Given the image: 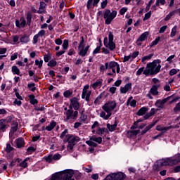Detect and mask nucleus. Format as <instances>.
I'll return each instance as SVG.
<instances>
[{
	"mask_svg": "<svg viewBox=\"0 0 180 180\" xmlns=\"http://www.w3.org/2000/svg\"><path fill=\"white\" fill-rule=\"evenodd\" d=\"M74 170L71 169H65L53 174L51 180H75Z\"/></svg>",
	"mask_w": 180,
	"mask_h": 180,
	"instance_id": "f257e3e1",
	"label": "nucleus"
},
{
	"mask_svg": "<svg viewBox=\"0 0 180 180\" xmlns=\"http://www.w3.org/2000/svg\"><path fill=\"white\" fill-rule=\"evenodd\" d=\"M161 70V61L160 60H155L152 63L147 64V67L143 71L144 75H154L158 74Z\"/></svg>",
	"mask_w": 180,
	"mask_h": 180,
	"instance_id": "f03ea898",
	"label": "nucleus"
},
{
	"mask_svg": "<svg viewBox=\"0 0 180 180\" xmlns=\"http://www.w3.org/2000/svg\"><path fill=\"white\" fill-rule=\"evenodd\" d=\"M113 32H110L108 37L104 38L103 44L106 49H109L111 51H113L116 49V44L113 41Z\"/></svg>",
	"mask_w": 180,
	"mask_h": 180,
	"instance_id": "7ed1b4c3",
	"label": "nucleus"
},
{
	"mask_svg": "<svg viewBox=\"0 0 180 180\" xmlns=\"http://www.w3.org/2000/svg\"><path fill=\"white\" fill-rule=\"evenodd\" d=\"M117 15V11H116L111 12L110 10H106L103 14L105 25H110V23H112V20L116 18Z\"/></svg>",
	"mask_w": 180,
	"mask_h": 180,
	"instance_id": "20e7f679",
	"label": "nucleus"
},
{
	"mask_svg": "<svg viewBox=\"0 0 180 180\" xmlns=\"http://www.w3.org/2000/svg\"><path fill=\"white\" fill-rule=\"evenodd\" d=\"M180 162V153L175 156V158L165 159L160 161V165L166 167L167 165H175Z\"/></svg>",
	"mask_w": 180,
	"mask_h": 180,
	"instance_id": "39448f33",
	"label": "nucleus"
},
{
	"mask_svg": "<svg viewBox=\"0 0 180 180\" xmlns=\"http://www.w3.org/2000/svg\"><path fill=\"white\" fill-rule=\"evenodd\" d=\"M65 141H68V148L70 150H72L74 148V146H75V143H78V141H79V137L68 134L66 135Z\"/></svg>",
	"mask_w": 180,
	"mask_h": 180,
	"instance_id": "423d86ee",
	"label": "nucleus"
},
{
	"mask_svg": "<svg viewBox=\"0 0 180 180\" xmlns=\"http://www.w3.org/2000/svg\"><path fill=\"white\" fill-rule=\"evenodd\" d=\"M117 106V103L116 102V101H110L105 104H104L102 108L104 110V112H108L110 113H112V110H115Z\"/></svg>",
	"mask_w": 180,
	"mask_h": 180,
	"instance_id": "0eeeda50",
	"label": "nucleus"
},
{
	"mask_svg": "<svg viewBox=\"0 0 180 180\" xmlns=\"http://www.w3.org/2000/svg\"><path fill=\"white\" fill-rule=\"evenodd\" d=\"M88 89H89V84H86L84 86L82 94V99H85L86 102H89V98L92 94V91Z\"/></svg>",
	"mask_w": 180,
	"mask_h": 180,
	"instance_id": "6e6552de",
	"label": "nucleus"
},
{
	"mask_svg": "<svg viewBox=\"0 0 180 180\" xmlns=\"http://www.w3.org/2000/svg\"><path fill=\"white\" fill-rule=\"evenodd\" d=\"M107 63L108 65V69L110 68L113 74H116V71L117 74L120 72V65H119L117 62L111 61Z\"/></svg>",
	"mask_w": 180,
	"mask_h": 180,
	"instance_id": "1a4fd4ad",
	"label": "nucleus"
},
{
	"mask_svg": "<svg viewBox=\"0 0 180 180\" xmlns=\"http://www.w3.org/2000/svg\"><path fill=\"white\" fill-rule=\"evenodd\" d=\"M66 120H70V119H75L78 116V111H73L72 108H70L65 112Z\"/></svg>",
	"mask_w": 180,
	"mask_h": 180,
	"instance_id": "9d476101",
	"label": "nucleus"
},
{
	"mask_svg": "<svg viewBox=\"0 0 180 180\" xmlns=\"http://www.w3.org/2000/svg\"><path fill=\"white\" fill-rule=\"evenodd\" d=\"M69 108L75 109V110H78L79 109V102H78V99L77 98H73L70 100V104Z\"/></svg>",
	"mask_w": 180,
	"mask_h": 180,
	"instance_id": "9b49d317",
	"label": "nucleus"
},
{
	"mask_svg": "<svg viewBox=\"0 0 180 180\" xmlns=\"http://www.w3.org/2000/svg\"><path fill=\"white\" fill-rule=\"evenodd\" d=\"M61 158V155L60 154H55V155H49L44 158V160L46 161V162H51L53 160L55 161H57Z\"/></svg>",
	"mask_w": 180,
	"mask_h": 180,
	"instance_id": "f8f14e48",
	"label": "nucleus"
},
{
	"mask_svg": "<svg viewBox=\"0 0 180 180\" xmlns=\"http://www.w3.org/2000/svg\"><path fill=\"white\" fill-rule=\"evenodd\" d=\"M148 34V32H145L139 37L136 41V44H138V46H141V43H140V41H145V40H147Z\"/></svg>",
	"mask_w": 180,
	"mask_h": 180,
	"instance_id": "ddd939ff",
	"label": "nucleus"
},
{
	"mask_svg": "<svg viewBox=\"0 0 180 180\" xmlns=\"http://www.w3.org/2000/svg\"><path fill=\"white\" fill-rule=\"evenodd\" d=\"M78 52L79 56L81 57H85L88 54V51L89 50V45H87L84 48H80Z\"/></svg>",
	"mask_w": 180,
	"mask_h": 180,
	"instance_id": "4468645a",
	"label": "nucleus"
},
{
	"mask_svg": "<svg viewBox=\"0 0 180 180\" xmlns=\"http://www.w3.org/2000/svg\"><path fill=\"white\" fill-rule=\"evenodd\" d=\"M168 99H169V97L164 98L163 100H158L155 103V106H157L158 108H164V105L167 103Z\"/></svg>",
	"mask_w": 180,
	"mask_h": 180,
	"instance_id": "2eb2a0df",
	"label": "nucleus"
},
{
	"mask_svg": "<svg viewBox=\"0 0 180 180\" xmlns=\"http://www.w3.org/2000/svg\"><path fill=\"white\" fill-rule=\"evenodd\" d=\"M56 126H57V122H56L55 121H52L49 125L46 126V127H43L42 130H46L47 131H51V130H53V129H54V127H56Z\"/></svg>",
	"mask_w": 180,
	"mask_h": 180,
	"instance_id": "dca6fc26",
	"label": "nucleus"
},
{
	"mask_svg": "<svg viewBox=\"0 0 180 180\" xmlns=\"http://www.w3.org/2000/svg\"><path fill=\"white\" fill-rule=\"evenodd\" d=\"M158 88H160V84L153 85L150 89L149 92L155 96L158 95Z\"/></svg>",
	"mask_w": 180,
	"mask_h": 180,
	"instance_id": "f3484780",
	"label": "nucleus"
},
{
	"mask_svg": "<svg viewBox=\"0 0 180 180\" xmlns=\"http://www.w3.org/2000/svg\"><path fill=\"white\" fill-rule=\"evenodd\" d=\"M114 180H123L124 179V174L122 172L112 173Z\"/></svg>",
	"mask_w": 180,
	"mask_h": 180,
	"instance_id": "a211bd4d",
	"label": "nucleus"
},
{
	"mask_svg": "<svg viewBox=\"0 0 180 180\" xmlns=\"http://www.w3.org/2000/svg\"><path fill=\"white\" fill-rule=\"evenodd\" d=\"M129 89H131V84L130 83L125 84L124 87H121L120 92L121 94H127Z\"/></svg>",
	"mask_w": 180,
	"mask_h": 180,
	"instance_id": "6ab92c4d",
	"label": "nucleus"
},
{
	"mask_svg": "<svg viewBox=\"0 0 180 180\" xmlns=\"http://www.w3.org/2000/svg\"><path fill=\"white\" fill-rule=\"evenodd\" d=\"M110 116H112V112L103 111L100 113V117H102L104 120H108Z\"/></svg>",
	"mask_w": 180,
	"mask_h": 180,
	"instance_id": "aec40b11",
	"label": "nucleus"
},
{
	"mask_svg": "<svg viewBox=\"0 0 180 180\" xmlns=\"http://www.w3.org/2000/svg\"><path fill=\"white\" fill-rule=\"evenodd\" d=\"M127 105H129L132 108H136V105H137V101L136 100H133V96H131L127 100Z\"/></svg>",
	"mask_w": 180,
	"mask_h": 180,
	"instance_id": "412c9836",
	"label": "nucleus"
},
{
	"mask_svg": "<svg viewBox=\"0 0 180 180\" xmlns=\"http://www.w3.org/2000/svg\"><path fill=\"white\" fill-rule=\"evenodd\" d=\"M18 124L16 122H13L11 124V129L10 131V136H13V133L18 130Z\"/></svg>",
	"mask_w": 180,
	"mask_h": 180,
	"instance_id": "4be33fe9",
	"label": "nucleus"
},
{
	"mask_svg": "<svg viewBox=\"0 0 180 180\" xmlns=\"http://www.w3.org/2000/svg\"><path fill=\"white\" fill-rule=\"evenodd\" d=\"M15 144L18 148H20L25 146V140L22 138H19L15 140Z\"/></svg>",
	"mask_w": 180,
	"mask_h": 180,
	"instance_id": "5701e85b",
	"label": "nucleus"
},
{
	"mask_svg": "<svg viewBox=\"0 0 180 180\" xmlns=\"http://www.w3.org/2000/svg\"><path fill=\"white\" fill-rule=\"evenodd\" d=\"M169 129H171V127H165L161 125H158L156 127V130H158V131H162L161 133H165L166 131H168Z\"/></svg>",
	"mask_w": 180,
	"mask_h": 180,
	"instance_id": "b1692460",
	"label": "nucleus"
},
{
	"mask_svg": "<svg viewBox=\"0 0 180 180\" xmlns=\"http://www.w3.org/2000/svg\"><path fill=\"white\" fill-rule=\"evenodd\" d=\"M30 158H26L22 162H18V167H20L21 168H27V161H29Z\"/></svg>",
	"mask_w": 180,
	"mask_h": 180,
	"instance_id": "393cba45",
	"label": "nucleus"
},
{
	"mask_svg": "<svg viewBox=\"0 0 180 180\" xmlns=\"http://www.w3.org/2000/svg\"><path fill=\"white\" fill-rule=\"evenodd\" d=\"M20 41L21 43L27 44V43H29V41H30V38L27 35H22L20 38Z\"/></svg>",
	"mask_w": 180,
	"mask_h": 180,
	"instance_id": "a878e982",
	"label": "nucleus"
},
{
	"mask_svg": "<svg viewBox=\"0 0 180 180\" xmlns=\"http://www.w3.org/2000/svg\"><path fill=\"white\" fill-rule=\"evenodd\" d=\"M94 89H98L102 86V82L101 80H97L94 84H91Z\"/></svg>",
	"mask_w": 180,
	"mask_h": 180,
	"instance_id": "bb28decb",
	"label": "nucleus"
},
{
	"mask_svg": "<svg viewBox=\"0 0 180 180\" xmlns=\"http://www.w3.org/2000/svg\"><path fill=\"white\" fill-rule=\"evenodd\" d=\"M106 131H108V130L105 129V128L98 127L96 133L98 134V136H102V134L106 133Z\"/></svg>",
	"mask_w": 180,
	"mask_h": 180,
	"instance_id": "cd10ccee",
	"label": "nucleus"
},
{
	"mask_svg": "<svg viewBox=\"0 0 180 180\" xmlns=\"http://www.w3.org/2000/svg\"><path fill=\"white\" fill-rule=\"evenodd\" d=\"M139 133H140L139 130L128 131L127 136L128 137H134V136H137Z\"/></svg>",
	"mask_w": 180,
	"mask_h": 180,
	"instance_id": "c85d7f7f",
	"label": "nucleus"
},
{
	"mask_svg": "<svg viewBox=\"0 0 180 180\" xmlns=\"http://www.w3.org/2000/svg\"><path fill=\"white\" fill-rule=\"evenodd\" d=\"M147 110H148V108L146 107L140 108V110L137 112L138 116H143V115H144L146 112H147Z\"/></svg>",
	"mask_w": 180,
	"mask_h": 180,
	"instance_id": "c756f323",
	"label": "nucleus"
},
{
	"mask_svg": "<svg viewBox=\"0 0 180 180\" xmlns=\"http://www.w3.org/2000/svg\"><path fill=\"white\" fill-rule=\"evenodd\" d=\"M91 138H90V140L86 141V144H88L90 147H96L97 144L94 142Z\"/></svg>",
	"mask_w": 180,
	"mask_h": 180,
	"instance_id": "7c9ffc66",
	"label": "nucleus"
},
{
	"mask_svg": "<svg viewBox=\"0 0 180 180\" xmlns=\"http://www.w3.org/2000/svg\"><path fill=\"white\" fill-rule=\"evenodd\" d=\"M117 127V124H114L110 125V124H107V128L108 129L109 131H115V129Z\"/></svg>",
	"mask_w": 180,
	"mask_h": 180,
	"instance_id": "2f4dec72",
	"label": "nucleus"
},
{
	"mask_svg": "<svg viewBox=\"0 0 180 180\" xmlns=\"http://www.w3.org/2000/svg\"><path fill=\"white\" fill-rule=\"evenodd\" d=\"M106 70H109V65L108 64V63H105V65H102L100 67L101 72H105V71H106Z\"/></svg>",
	"mask_w": 180,
	"mask_h": 180,
	"instance_id": "473e14b6",
	"label": "nucleus"
},
{
	"mask_svg": "<svg viewBox=\"0 0 180 180\" xmlns=\"http://www.w3.org/2000/svg\"><path fill=\"white\" fill-rule=\"evenodd\" d=\"M177 29H178V27L176 25L173 27L170 33V37H175V36L176 35Z\"/></svg>",
	"mask_w": 180,
	"mask_h": 180,
	"instance_id": "72a5a7b5",
	"label": "nucleus"
},
{
	"mask_svg": "<svg viewBox=\"0 0 180 180\" xmlns=\"http://www.w3.org/2000/svg\"><path fill=\"white\" fill-rule=\"evenodd\" d=\"M153 56L154 55H153V54H149L146 56L143 57L141 59L142 63H146V61H148V60H151V58H153Z\"/></svg>",
	"mask_w": 180,
	"mask_h": 180,
	"instance_id": "f704fd0d",
	"label": "nucleus"
},
{
	"mask_svg": "<svg viewBox=\"0 0 180 180\" xmlns=\"http://www.w3.org/2000/svg\"><path fill=\"white\" fill-rule=\"evenodd\" d=\"M91 140H93V141H95L96 143H98V144H101V143H102V137L92 136Z\"/></svg>",
	"mask_w": 180,
	"mask_h": 180,
	"instance_id": "c9c22d12",
	"label": "nucleus"
},
{
	"mask_svg": "<svg viewBox=\"0 0 180 180\" xmlns=\"http://www.w3.org/2000/svg\"><path fill=\"white\" fill-rule=\"evenodd\" d=\"M160 40H161V37H158V38H156L153 41L151 42L150 47H153V46H157Z\"/></svg>",
	"mask_w": 180,
	"mask_h": 180,
	"instance_id": "e433bc0d",
	"label": "nucleus"
},
{
	"mask_svg": "<svg viewBox=\"0 0 180 180\" xmlns=\"http://www.w3.org/2000/svg\"><path fill=\"white\" fill-rule=\"evenodd\" d=\"M57 65V61L56 60H51L48 63V67H56Z\"/></svg>",
	"mask_w": 180,
	"mask_h": 180,
	"instance_id": "4c0bfd02",
	"label": "nucleus"
},
{
	"mask_svg": "<svg viewBox=\"0 0 180 180\" xmlns=\"http://www.w3.org/2000/svg\"><path fill=\"white\" fill-rule=\"evenodd\" d=\"M35 65L41 68L43 67V60H39L37 59L35 60Z\"/></svg>",
	"mask_w": 180,
	"mask_h": 180,
	"instance_id": "58836bf2",
	"label": "nucleus"
},
{
	"mask_svg": "<svg viewBox=\"0 0 180 180\" xmlns=\"http://www.w3.org/2000/svg\"><path fill=\"white\" fill-rule=\"evenodd\" d=\"M20 161H22V159L20 158H16V159H14L9 165V167H12L13 166H15V163L17 162H20Z\"/></svg>",
	"mask_w": 180,
	"mask_h": 180,
	"instance_id": "ea45409f",
	"label": "nucleus"
},
{
	"mask_svg": "<svg viewBox=\"0 0 180 180\" xmlns=\"http://www.w3.org/2000/svg\"><path fill=\"white\" fill-rule=\"evenodd\" d=\"M155 124H152L150 125H148V127H146L144 130L142 131V134H146V132L148 131V130H150Z\"/></svg>",
	"mask_w": 180,
	"mask_h": 180,
	"instance_id": "a19ab883",
	"label": "nucleus"
},
{
	"mask_svg": "<svg viewBox=\"0 0 180 180\" xmlns=\"http://www.w3.org/2000/svg\"><path fill=\"white\" fill-rule=\"evenodd\" d=\"M81 39H82V40H81V41L79 42V46H78V49L85 48V47L84 46V43H85V39H84V37H81Z\"/></svg>",
	"mask_w": 180,
	"mask_h": 180,
	"instance_id": "79ce46f5",
	"label": "nucleus"
},
{
	"mask_svg": "<svg viewBox=\"0 0 180 180\" xmlns=\"http://www.w3.org/2000/svg\"><path fill=\"white\" fill-rule=\"evenodd\" d=\"M12 71L13 74H16L17 75H19V73L20 72V71L19 70V68H18V67L16 66L12 67Z\"/></svg>",
	"mask_w": 180,
	"mask_h": 180,
	"instance_id": "37998d69",
	"label": "nucleus"
},
{
	"mask_svg": "<svg viewBox=\"0 0 180 180\" xmlns=\"http://www.w3.org/2000/svg\"><path fill=\"white\" fill-rule=\"evenodd\" d=\"M98 127H99V123L97 121H96L91 127V129H93L92 133H95V129H96L97 130Z\"/></svg>",
	"mask_w": 180,
	"mask_h": 180,
	"instance_id": "c03bdc74",
	"label": "nucleus"
},
{
	"mask_svg": "<svg viewBox=\"0 0 180 180\" xmlns=\"http://www.w3.org/2000/svg\"><path fill=\"white\" fill-rule=\"evenodd\" d=\"M68 129H65L64 131H63L60 135V139H64V137H67V136H68Z\"/></svg>",
	"mask_w": 180,
	"mask_h": 180,
	"instance_id": "a18cd8bd",
	"label": "nucleus"
},
{
	"mask_svg": "<svg viewBox=\"0 0 180 180\" xmlns=\"http://www.w3.org/2000/svg\"><path fill=\"white\" fill-rule=\"evenodd\" d=\"M63 50H67L68 49V40L65 39L62 45Z\"/></svg>",
	"mask_w": 180,
	"mask_h": 180,
	"instance_id": "49530a36",
	"label": "nucleus"
},
{
	"mask_svg": "<svg viewBox=\"0 0 180 180\" xmlns=\"http://www.w3.org/2000/svg\"><path fill=\"white\" fill-rule=\"evenodd\" d=\"M92 5H94V0H88L86 5L87 9H91Z\"/></svg>",
	"mask_w": 180,
	"mask_h": 180,
	"instance_id": "de8ad7c7",
	"label": "nucleus"
},
{
	"mask_svg": "<svg viewBox=\"0 0 180 180\" xmlns=\"http://www.w3.org/2000/svg\"><path fill=\"white\" fill-rule=\"evenodd\" d=\"M27 25H29V26H30V25H31V23H32V14H30V13H28L27 15Z\"/></svg>",
	"mask_w": 180,
	"mask_h": 180,
	"instance_id": "09e8293b",
	"label": "nucleus"
},
{
	"mask_svg": "<svg viewBox=\"0 0 180 180\" xmlns=\"http://www.w3.org/2000/svg\"><path fill=\"white\" fill-rule=\"evenodd\" d=\"M178 71H179V70H176V69H172L169 74V75H171V77H172L173 75H175L176 74H178Z\"/></svg>",
	"mask_w": 180,
	"mask_h": 180,
	"instance_id": "8fccbe9b",
	"label": "nucleus"
},
{
	"mask_svg": "<svg viewBox=\"0 0 180 180\" xmlns=\"http://www.w3.org/2000/svg\"><path fill=\"white\" fill-rule=\"evenodd\" d=\"M72 95V92H71L70 90H68L63 93L65 98H69V96H71Z\"/></svg>",
	"mask_w": 180,
	"mask_h": 180,
	"instance_id": "3c124183",
	"label": "nucleus"
},
{
	"mask_svg": "<svg viewBox=\"0 0 180 180\" xmlns=\"http://www.w3.org/2000/svg\"><path fill=\"white\" fill-rule=\"evenodd\" d=\"M160 5H165V0H156V6Z\"/></svg>",
	"mask_w": 180,
	"mask_h": 180,
	"instance_id": "603ef678",
	"label": "nucleus"
},
{
	"mask_svg": "<svg viewBox=\"0 0 180 180\" xmlns=\"http://www.w3.org/2000/svg\"><path fill=\"white\" fill-rule=\"evenodd\" d=\"M146 70H144V68H139L136 73V75L139 76V75H141V74H143V72H144Z\"/></svg>",
	"mask_w": 180,
	"mask_h": 180,
	"instance_id": "864d4df0",
	"label": "nucleus"
},
{
	"mask_svg": "<svg viewBox=\"0 0 180 180\" xmlns=\"http://www.w3.org/2000/svg\"><path fill=\"white\" fill-rule=\"evenodd\" d=\"M12 150H13V148L12 146H11V144L7 143L6 148V153H11V151H12Z\"/></svg>",
	"mask_w": 180,
	"mask_h": 180,
	"instance_id": "5fc2aeb1",
	"label": "nucleus"
},
{
	"mask_svg": "<svg viewBox=\"0 0 180 180\" xmlns=\"http://www.w3.org/2000/svg\"><path fill=\"white\" fill-rule=\"evenodd\" d=\"M129 60H131V61H133V60H131V54H130L127 56H124V59H123V63H126L127 61H129Z\"/></svg>",
	"mask_w": 180,
	"mask_h": 180,
	"instance_id": "6e6d98bb",
	"label": "nucleus"
},
{
	"mask_svg": "<svg viewBox=\"0 0 180 180\" xmlns=\"http://www.w3.org/2000/svg\"><path fill=\"white\" fill-rule=\"evenodd\" d=\"M37 41H39V35L37 34L33 37L32 43L37 44Z\"/></svg>",
	"mask_w": 180,
	"mask_h": 180,
	"instance_id": "4d7b16f0",
	"label": "nucleus"
},
{
	"mask_svg": "<svg viewBox=\"0 0 180 180\" xmlns=\"http://www.w3.org/2000/svg\"><path fill=\"white\" fill-rule=\"evenodd\" d=\"M140 54V52L135 51L132 54H131V60H134Z\"/></svg>",
	"mask_w": 180,
	"mask_h": 180,
	"instance_id": "13d9d810",
	"label": "nucleus"
},
{
	"mask_svg": "<svg viewBox=\"0 0 180 180\" xmlns=\"http://www.w3.org/2000/svg\"><path fill=\"white\" fill-rule=\"evenodd\" d=\"M101 99H102V95L98 96V97L94 100V104L98 105V103L101 102Z\"/></svg>",
	"mask_w": 180,
	"mask_h": 180,
	"instance_id": "bf43d9fd",
	"label": "nucleus"
},
{
	"mask_svg": "<svg viewBox=\"0 0 180 180\" xmlns=\"http://www.w3.org/2000/svg\"><path fill=\"white\" fill-rule=\"evenodd\" d=\"M150 18H151V11H149L145 14L143 20H147L148 19H150Z\"/></svg>",
	"mask_w": 180,
	"mask_h": 180,
	"instance_id": "052dcab7",
	"label": "nucleus"
},
{
	"mask_svg": "<svg viewBox=\"0 0 180 180\" xmlns=\"http://www.w3.org/2000/svg\"><path fill=\"white\" fill-rule=\"evenodd\" d=\"M39 37H43L46 34V31L44 30H41L37 34Z\"/></svg>",
	"mask_w": 180,
	"mask_h": 180,
	"instance_id": "680f3d73",
	"label": "nucleus"
},
{
	"mask_svg": "<svg viewBox=\"0 0 180 180\" xmlns=\"http://www.w3.org/2000/svg\"><path fill=\"white\" fill-rule=\"evenodd\" d=\"M20 26L22 27H25V26H26V20H25V18H21L20 20Z\"/></svg>",
	"mask_w": 180,
	"mask_h": 180,
	"instance_id": "e2e57ef3",
	"label": "nucleus"
},
{
	"mask_svg": "<svg viewBox=\"0 0 180 180\" xmlns=\"http://www.w3.org/2000/svg\"><path fill=\"white\" fill-rule=\"evenodd\" d=\"M172 16H174V12H170L167 15H166L165 20H169Z\"/></svg>",
	"mask_w": 180,
	"mask_h": 180,
	"instance_id": "0e129e2a",
	"label": "nucleus"
},
{
	"mask_svg": "<svg viewBox=\"0 0 180 180\" xmlns=\"http://www.w3.org/2000/svg\"><path fill=\"white\" fill-rule=\"evenodd\" d=\"M84 171L85 172H92V167L88 166L87 167H83Z\"/></svg>",
	"mask_w": 180,
	"mask_h": 180,
	"instance_id": "69168bd1",
	"label": "nucleus"
},
{
	"mask_svg": "<svg viewBox=\"0 0 180 180\" xmlns=\"http://www.w3.org/2000/svg\"><path fill=\"white\" fill-rule=\"evenodd\" d=\"M126 12H127V8H126V7L122 8L120 11V15H124V13H126Z\"/></svg>",
	"mask_w": 180,
	"mask_h": 180,
	"instance_id": "338daca9",
	"label": "nucleus"
},
{
	"mask_svg": "<svg viewBox=\"0 0 180 180\" xmlns=\"http://www.w3.org/2000/svg\"><path fill=\"white\" fill-rule=\"evenodd\" d=\"M174 112H179L180 111V103H177L174 108Z\"/></svg>",
	"mask_w": 180,
	"mask_h": 180,
	"instance_id": "774afa93",
	"label": "nucleus"
}]
</instances>
